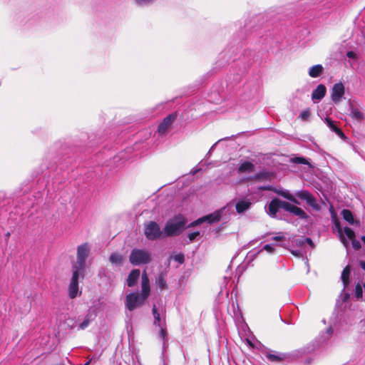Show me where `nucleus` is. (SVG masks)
<instances>
[{
    "label": "nucleus",
    "mask_w": 365,
    "mask_h": 365,
    "mask_svg": "<svg viewBox=\"0 0 365 365\" xmlns=\"http://www.w3.org/2000/svg\"><path fill=\"white\" fill-rule=\"evenodd\" d=\"M150 293V280L146 270H144L141 275V292H135L127 294L125 302V307L129 311L140 307L148 298Z\"/></svg>",
    "instance_id": "f257e3e1"
},
{
    "label": "nucleus",
    "mask_w": 365,
    "mask_h": 365,
    "mask_svg": "<svg viewBox=\"0 0 365 365\" xmlns=\"http://www.w3.org/2000/svg\"><path fill=\"white\" fill-rule=\"evenodd\" d=\"M279 209H283L299 217L300 219H307L308 217L306 212L302 208L278 198H273L271 200L268 205L267 214L271 217H276L277 213Z\"/></svg>",
    "instance_id": "f03ea898"
},
{
    "label": "nucleus",
    "mask_w": 365,
    "mask_h": 365,
    "mask_svg": "<svg viewBox=\"0 0 365 365\" xmlns=\"http://www.w3.org/2000/svg\"><path fill=\"white\" fill-rule=\"evenodd\" d=\"M186 218L182 215H178L170 219L163 229L164 236L171 237L179 235L185 228Z\"/></svg>",
    "instance_id": "7ed1b4c3"
},
{
    "label": "nucleus",
    "mask_w": 365,
    "mask_h": 365,
    "mask_svg": "<svg viewBox=\"0 0 365 365\" xmlns=\"http://www.w3.org/2000/svg\"><path fill=\"white\" fill-rule=\"evenodd\" d=\"M90 252V247L88 243L79 245L77 248L76 262L72 265V269L85 272L86 261Z\"/></svg>",
    "instance_id": "20e7f679"
},
{
    "label": "nucleus",
    "mask_w": 365,
    "mask_h": 365,
    "mask_svg": "<svg viewBox=\"0 0 365 365\" xmlns=\"http://www.w3.org/2000/svg\"><path fill=\"white\" fill-rule=\"evenodd\" d=\"M129 260L133 265L148 264L151 262V252L143 249H133L129 256Z\"/></svg>",
    "instance_id": "39448f33"
},
{
    "label": "nucleus",
    "mask_w": 365,
    "mask_h": 365,
    "mask_svg": "<svg viewBox=\"0 0 365 365\" xmlns=\"http://www.w3.org/2000/svg\"><path fill=\"white\" fill-rule=\"evenodd\" d=\"M144 234L149 240H156L164 238V231H162L160 225L155 221H149L145 224Z\"/></svg>",
    "instance_id": "423d86ee"
},
{
    "label": "nucleus",
    "mask_w": 365,
    "mask_h": 365,
    "mask_svg": "<svg viewBox=\"0 0 365 365\" xmlns=\"http://www.w3.org/2000/svg\"><path fill=\"white\" fill-rule=\"evenodd\" d=\"M80 277L81 279L84 278V272L72 269V277L68 289V296L71 299H75L77 296L81 294V291L79 290L78 287V280Z\"/></svg>",
    "instance_id": "0eeeda50"
},
{
    "label": "nucleus",
    "mask_w": 365,
    "mask_h": 365,
    "mask_svg": "<svg viewBox=\"0 0 365 365\" xmlns=\"http://www.w3.org/2000/svg\"><path fill=\"white\" fill-rule=\"evenodd\" d=\"M295 196L302 200H305L307 205L312 207L313 210L319 211L321 209L320 205L317 203L316 198L307 190H299L295 193Z\"/></svg>",
    "instance_id": "6e6552de"
},
{
    "label": "nucleus",
    "mask_w": 365,
    "mask_h": 365,
    "mask_svg": "<svg viewBox=\"0 0 365 365\" xmlns=\"http://www.w3.org/2000/svg\"><path fill=\"white\" fill-rule=\"evenodd\" d=\"M152 313L154 317L153 324L155 326L162 327L165 325V311L163 307H157L153 305Z\"/></svg>",
    "instance_id": "1a4fd4ad"
},
{
    "label": "nucleus",
    "mask_w": 365,
    "mask_h": 365,
    "mask_svg": "<svg viewBox=\"0 0 365 365\" xmlns=\"http://www.w3.org/2000/svg\"><path fill=\"white\" fill-rule=\"evenodd\" d=\"M176 114L175 113H171L167 115L163 121L160 123V124L158 126V133L159 135H164L169 127L172 125V123L174 122L175 119L176 118Z\"/></svg>",
    "instance_id": "9d476101"
},
{
    "label": "nucleus",
    "mask_w": 365,
    "mask_h": 365,
    "mask_svg": "<svg viewBox=\"0 0 365 365\" xmlns=\"http://www.w3.org/2000/svg\"><path fill=\"white\" fill-rule=\"evenodd\" d=\"M344 94V86L343 83H338L334 85L332 90H331V100L335 103H337L341 101V98L343 97Z\"/></svg>",
    "instance_id": "9b49d317"
},
{
    "label": "nucleus",
    "mask_w": 365,
    "mask_h": 365,
    "mask_svg": "<svg viewBox=\"0 0 365 365\" xmlns=\"http://www.w3.org/2000/svg\"><path fill=\"white\" fill-rule=\"evenodd\" d=\"M327 88L324 85L319 84L312 93V100L314 102L322 100L326 94Z\"/></svg>",
    "instance_id": "f8f14e48"
},
{
    "label": "nucleus",
    "mask_w": 365,
    "mask_h": 365,
    "mask_svg": "<svg viewBox=\"0 0 365 365\" xmlns=\"http://www.w3.org/2000/svg\"><path fill=\"white\" fill-rule=\"evenodd\" d=\"M252 205V202L250 200L242 199L236 202L235 208L236 211L239 214H242L248 210Z\"/></svg>",
    "instance_id": "ddd939ff"
},
{
    "label": "nucleus",
    "mask_w": 365,
    "mask_h": 365,
    "mask_svg": "<svg viewBox=\"0 0 365 365\" xmlns=\"http://www.w3.org/2000/svg\"><path fill=\"white\" fill-rule=\"evenodd\" d=\"M222 217V212L220 210L215 211L210 215L202 217L203 222L213 224L220 220Z\"/></svg>",
    "instance_id": "4468645a"
},
{
    "label": "nucleus",
    "mask_w": 365,
    "mask_h": 365,
    "mask_svg": "<svg viewBox=\"0 0 365 365\" xmlns=\"http://www.w3.org/2000/svg\"><path fill=\"white\" fill-rule=\"evenodd\" d=\"M140 272L138 269H133L130 272V274L127 278V285L129 287H134L136 284L137 281L138 280V279L140 277Z\"/></svg>",
    "instance_id": "2eb2a0df"
},
{
    "label": "nucleus",
    "mask_w": 365,
    "mask_h": 365,
    "mask_svg": "<svg viewBox=\"0 0 365 365\" xmlns=\"http://www.w3.org/2000/svg\"><path fill=\"white\" fill-rule=\"evenodd\" d=\"M264 354L267 359L272 362H279L285 359V354H279L275 351H266Z\"/></svg>",
    "instance_id": "dca6fc26"
},
{
    "label": "nucleus",
    "mask_w": 365,
    "mask_h": 365,
    "mask_svg": "<svg viewBox=\"0 0 365 365\" xmlns=\"http://www.w3.org/2000/svg\"><path fill=\"white\" fill-rule=\"evenodd\" d=\"M272 176V173L266 170H261L258 173L254 175L253 176L250 177L248 179L251 180H270Z\"/></svg>",
    "instance_id": "f3484780"
},
{
    "label": "nucleus",
    "mask_w": 365,
    "mask_h": 365,
    "mask_svg": "<svg viewBox=\"0 0 365 365\" xmlns=\"http://www.w3.org/2000/svg\"><path fill=\"white\" fill-rule=\"evenodd\" d=\"M323 66L321 64H317L309 68L308 73L312 78H317L323 73Z\"/></svg>",
    "instance_id": "a211bd4d"
},
{
    "label": "nucleus",
    "mask_w": 365,
    "mask_h": 365,
    "mask_svg": "<svg viewBox=\"0 0 365 365\" xmlns=\"http://www.w3.org/2000/svg\"><path fill=\"white\" fill-rule=\"evenodd\" d=\"M275 192L278 194L279 195L286 198L287 200L291 201L292 202L299 205V202L296 199L294 195L291 194L289 190H275Z\"/></svg>",
    "instance_id": "6ab92c4d"
},
{
    "label": "nucleus",
    "mask_w": 365,
    "mask_h": 365,
    "mask_svg": "<svg viewBox=\"0 0 365 365\" xmlns=\"http://www.w3.org/2000/svg\"><path fill=\"white\" fill-rule=\"evenodd\" d=\"M254 164H252L250 162L245 161L242 163L240 164V165L238 168V173H250L254 169Z\"/></svg>",
    "instance_id": "aec40b11"
},
{
    "label": "nucleus",
    "mask_w": 365,
    "mask_h": 365,
    "mask_svg": "<svg viewBox=\"0 0 365 365\" xmlns=\"http://www.w3.org/2000/svg\"><path fill=\"white\" fill-rule=\"evenodd\" d=\"M350 272L351 270L349 265H347L342 271L341 279L344 284V288H346L349 283Z\"/></svg>",
    "instance_id": "412c9836"
},
{
    "label": "nucleus",
    "mask_w": 365,
    "mask_h": 365,
    "mask_svg": "<svg viewBox=\"0 0 365 365\" xmlns=\"http://www.w3.org/2000/svg\"><path fill=\"white\" fill-rule=\"evenodd\" d=\"M341 215L343 216V218L350 225H354L355 222L357 223V222L354 220L353 214L349 210H343L341 212Z\"/></svg>",
    "instance_id": "4be33fe9"
},
{
    "label": "nucleus",
    "mask_w": 365,
    "mask_h": 365,
    "mask_svg": "<svg viewBox=\"0 0 365 365\" xmlns=\"http://www.w3.org/2000/svg\"><path fill=\"white\" fill-rule=\"evenodd\" d=\"M109 259L112 264L120 265L123 263V256L119 253L113 252L110 255Z\"/></svg>",
    "instance_id": "5701e85b"
},
{
    "label": "nucleus",
    "mask_w": 365,
    "mask_h": 365,
    "mask_svg": "<svg viewBox=\"0 0 365 365\" xmlns=\"http://www.w3.org/2000/svg\"><path fill=\"white\" fill-rule=\"evenodd\" d=\"M156 284L157 285L161 288L165 289L167 287V282L165 280V274L163 273H161L156 279Z\"/></svg>",
    "instance_id": "b1692460"
},
{
    "label": "nucleus",
    "mask_w": 365,
    "mask_h": 365,
    "mask_svg": "<svg viewBox=\"0 0 365 365\" xmlns=\"http://www.w3.org/2000/svg\"><path fill=\"white\" fill-rule=\"evenodd\" d=\"M350 115L352 118L361 120L364 118L363 113L358 108H351Z\"/></svg>",
    "instance_id": "393cba45"
},
{
    "label": "nucleus",
    "mask_w": 365,
    "mask_h": 365,
    "mask_svg": "<svg viewBox=\"0 0 365 365\" xmlns=\"http://www.w3.org/2000/svg\"><path fill=\"white\" fill-rule=\"evenodd\" d=\"M159 328L160 329L159 332V338L163 340V345L165 346L168 341L166 327L165 325H163L162 327H159Z\"/></svg>",
    "instance_id": "a878e982"
},
{
    "label": "nucleus",
    "mask_w": 365,
    "mask_h": 365,
    "mask_svg": "<svg viewBox=\"0 0 365 365\" xmlns=\"http://www.w3.org/2000/svg\"><path fill=\"white\" fill-rule=\"evenodd\" d=\"M363 284H361L360 283H357L356 285L354 296L357 299L363 297Z\"/></svg>",
    "instance_id": "bb28decb"
},
{
    "label": "nucleus",
    "mask_w": 365,
    "mask_h": 365,
    "mask_svg": "<svg viewBox=\"0 0 365 365\" xmlns=\"http://www.w3.org/2000/svg\"><path fill=\"white\" fill-rule=\"evenodd\" d=\"M91 320V316L90 314H87L84 320L79 324V329H85L88 327Z\"/></svg>",
    "instance_id": "cd10ccee"
},
{
    "label": "nucleus",
    "mask_w": 365,
    "mask_h": 365,
    "mask_svg": "<svg viewBox=\"0 0 365 365\" xmlns=\"http://www.w3.org/2000/svg\"><path fill=\"white\" fill-rule=\"evenodd\" d=\"M324 122L333 132H335V130L338 128V127L335 125L334 122L329 118H325Z\"/></svg>",
    "instance_id": "c85d7f7f"
},
{
    "label": "nucleus",
    "mask_w": 365,
    "mask_h": 365,
    "mask_svg": "<svg viewBox=\"0 0 365 365\" xmlns=\"http://www.w3.org/2000/svg\"><path fill=\"white\" fill-rule=\"evenodd\" d=\"M310 115H311L310 110H309V108H307V109H305V110H303L300 113V114H299V117L302 120L306 121V120H307L309 118Z\"/></svg>",
    "instance_id": "c756f323"
},
{
    "label": "nucleus",
    "mask_w": 365,
    "mask_h": 365,
    "mask_svg": "<svg viewBox=\"0 0 365 365\" xmlns=\"http://www.w3.org/2000/svg\"><path fill=\"white\" fill-rule=\"evenodd\" d=\"M344 232L349 240H353L355 237L354 232L348 227H344Z\"/></svg>",
    "instance_id": "7c9ffc66"
},
{
    "label": "nucleus",
    "mask_w": 365,
    "mask_h": 365,
    "mask_svg": "<svg viewBox=\"0 0 365 365\" xmlns=\"http://www.w3.org/2000/svg\"><path fill=\"white\" fill-rule=\"evenodd\" d=\"M293 162L295 163L303 164V165H307L309 163L307 160L302 157L294 158L293 160Z\"/></svg>",
    "instance_id": "2f4dec72"
},
{
    "label": "nucleus",
    "mask_w": 365,
    "mask_h": 365,
    "mask_svg": "<svg viewBox=\"0 0 365 365\" xmlns=\"http://www.w3.org/2000/svg\"><path fill=\"white\" fill-rule=\"evenodd\" d=\"M202 222H203L202 217H200V218L197 219V220H195V221L192 222L191 223H190L187 226V227H195V226H197V225L202 224Z\"/></svg>",
    "instance_id": "473e14b6"
},
{
    "label": "nucleus",
    "mask_w": 365,
    "mask_h": 365,
    "mask_svg": "<svg viewBox=\"0 0 365 365\" xmlns=\"http://www.w3.org/2000/svg\"><path fill=\"white\" fill-rule=\"evenodd\" d=\"M175 261L178 262L179 264H182L185 260L184 255L182 254H178L174 256Z\"/></svg>",
    "instance_id": "72a5a7b5"
},
{
    "label": "nucleus",
    "mask_w": 365,
    "mask_h": 365,
    "mask_svg": "<svg viewBox=\"0 0 365 365\" xmlns=\"http://www.w3.org/2000/svg\"><path fill=\"white\" fill-rule=\"evenodd\" d=\"M155 1V0H135V2L140 6H143L152 4Z\"/></svg>",
    "instance_id": "f704fd0d"
},
{
    "label": "nucleus",
    "mask_w": 365,
    "mask_h": 365,
    "mask_svg": "<svg viewBox=\"0 0 365 365\" xmlns=\"http://www.w3.org/2000/svg\"><path fill=\"white\" fill-rule=\"evenodd\" d=\"M199 235H200V232H199V231L193 232H191V233H190V234L188 235V238H189V240H190V242H192V241H194V240L196 239V237H197V236H199Z\"/></svg>",
    "instance_id": "c9c22d12"
},
{
    "label": "nucleus",
    "mask_w": 365,
    "mask_h": 365,
    "mask_svg": "<svg viewBox=\"0 0 365 365\" xmlns=\"http://www.w3.org/2000/svg\"><path fill=\"white\" fill-rule=\"evenodd\" d=\"M352 247L354 250H358L361 248V245L359 240L353 239L352 240Z\"/></svg>",
    "instance_id": "e433bc0d"
},
{
    "label": "nucleus",
    "mask_w": 365,
    "mask_h": 365,
    "mask_svg": "<svg viewBox=\"0 0 365 365\" xmlns=\"http://www.w3.org/2000/svg\"><path fill=\"white\" fill-rule=\"evenodd\" d=\"M284 236L283 235V233L282 232H278L277 235L274 237H273L272 238V240H276V241H282L283 240H284Z\"/></svg>",
    "instance_id": "4c0bfd02"
},
{
    "label": "nucleus",
    "mask_w": 365,
    "mask_h": 365,
    "mask_svg": "<svg viewBox=\"0 0 365 365\" xmlns=\"http://www.w3.org/2000/svg\"><path fill=\"white\" fill-rule=\"evenodd\" d=\"M340 239H341V242L343 243V245L346 247H349V240H347L345 237L343 235V234L341 232H340Z\"/></svg>",
    "instance_id": "58836bf2"
},
{
    "label": "nucleus",
    "mask_w": 365,
    "mask_h": 365,
    "mask_svg": "<svg viewBox=\"0 0 365 365\" xmlns=\"http://www.w3.org/2000/svg\"><path fill=\"white\" fill-rule=\"evenodd\" d=\"M263 249L268 252L272 253L274 251V249L272 245L267 244L264 246Z\"/></svg>",
    "instance_id": "ea45409f"
},
{
    "label": "nucleus",
    "mask_w": 365,
    "mask_h": 365,
    "mask_svg": "<svg viewBox=\"0 0 365 365\" xmlns=\"http://www.w3.org/2000/svg\"><path fill=\"white\" fill-rule=\"evenodd\" d=\"M339 137H340L341 139L346 138V136L344 133L341 131L340 128H337L334 132Z\"/></svg>",
    "instance_id": "a19ab883"
},
{
    "label": "nucleus",
    "mask_w": 365,
    "mask_h": 365,
    "mask_svg": "<svg viewBox=\"0 0 365 365\" xmlns=\"http://www.w3.org/2000/svg\"><path fill=\"white\" fill-rule=\"evenodd\" d=\"M304 239V237H301V238L297 239L295 240L296 244L297 245H299V246L304 245H305V240H303Z\"/></svg>",
    "instance_id": "79ce46f5"
},
{
    "label": "nucleus",
    "mask_w": 365,
    "mask_h": 365,
    "mask_svg": "<svg viewBox=\"0 0 365 365\" xmlns=\"http://www.w3.org/2000/svg\"><path fill=\"white\" fill-rule=\"evenodd\" d=\"M303 240H305V244L309 245L312 248L314 247V243H313V242H312L311 238H309V237H304V239Z\"/></svg>",
    "instance_id": "37998d69"
},
{
    "label": "nucleus",
    "mask_w": 365,
    "mask_h": 365,
    "mask_svg": "<svg viewBox=\"0 0 365 365\" xmlns=\"http://www.w3.org/2000/svg\"><path fill=\"white\" fill-rule=\"evenodd\" d=\"M259 190H272V187L271 185L260 186V187H259Z\"/></svg>",
    "instance_id": "c03bdc74"
},
{
    "label": "nucleus",
    "mask_w": 365,
    "mask_h": 365,
    "mask_svg": "<svg viewBox=\"0 0 365 365\" xmlns=\"http://www.w3.org/2000/svg\"><path fill=\"white\" fill-rule=\"evenodd\" d=\"M346 56L350 58H354L356 56V54L354 51H348Z\"/></svg>",
    "instance_id": "a18cd8bd"
},
{
    "label": "nucleus",
    "mask_w": 365,
    "mask_h": 365,
    "mask_svg": "<svg viewBox=\"0 0 365 365\" xmlns=\"http://www.w3.org/2000/svg\"><path fill=\"white\" fill-rule=\"evenodd\" d=\"M333 333V329L331 327H329L327 330V333L326 334L327 335V339Z\"/></svg>",
    "instance_id": "49530a36"
},
{
    "label": "nucleus",
    "mask_w": 365,
    "mask_h": 365,
    "mask_svg": "<svg viewBox=\"0 0 365 365\" xmlns=\"http://www.w3.org/2000/svg\"><path fill=\"white\" fill-rule=\"evenodd\" d=\"M216 144H217V143H215V144H214V145L210 148V150H209V151H208V153H207V157H210V155H211V153H212V150L214 149V148H215V145H216Z\"/></svg>",
    "instance_id": "de8ad7c7"
},
{
    "label": "nucleus",
    "mask_w": 365,
    "mask_h": 365,
    "mask_svg": "<svg viewBox=\"0 0 365 365\" xmlns=\"http://www.w3.org/2000/svg\"><path fill=\"white\" fill-rule=\"evenodd\" d=\"M360 266L364 270H365V260L360 262Z\"/></svg>",
    "instance_id": "09e8293b"
},
{
    "label": "nucleus",
    "mask_w": 365,
    "mask_h": 365,
    "mask_svg": "<svg viewBox=\"0 0 365 365\" xmlns=\"http://www.w3.org/2000/svg\"><path fill=\"white\" fill-rule=\"evenodd\" d=\"M292 253L295 255V256H298L299 255V250H294V251H292Z\"/></svg>",
    "instance_id": "8fccbe9b"
},
{
    "label": "nucleus",
    "mask_w": 365,
    "mask_h": 365,
    "mask_svg": "<svg viewBox=\"0 0 365 365\" xmlns=\"http://www.w3.org/2000/svg\"><path fill=\"white\" fill-rule=\"evenodd\" d=\"M361 240L363 241L364 245H365V236L361 237Z\"/></svg>",
    "instance_id": "3c124183"
},
{
    "label": "nucleus",
    "mask_w": 365,
    "mask_h": 365,
    "mask_svg": "<svg viewBox=\"0 0 365 365\" xmlns=\"http://www.w3.org/2000/svg\"><path fill=\"white\" fill-rule=\"evenodd\" d=\"M349 294H346V296H345V299H347L349 297Z\"/></svg>",
    "instance_id": "603ef678"
},
{
    "label": "nucleus",
    "mask_w": 365,
    "mask_h": 365,
    "mask_svg": "<svg viewBox=\"0 0 365 365\" xmlns=\"http://www.w3.org/2000/svg\"><path fill=\"white\" fill-rule=\"evenodd\" d=\"M90 361H87L84 365H88Z\"/></svg>",
    "instance_id": "864d4df0"
},
{
    "label": "nucleus",
    "mask_w": 365,
    "mask_h": 365,
    "mask_svg": "<svg viewBox=\"0 0 365 365\" xmlns=\"http://www.w3.org/2000/svg\"><path fill=\"white\" fill-rule=\"evenodd\" d=\"M9 236H10V233H9V232H8V233L6 234V237H9Z\"/></svg>",
    "instance_id": "5fc2aeb1"
}]
</instances>
